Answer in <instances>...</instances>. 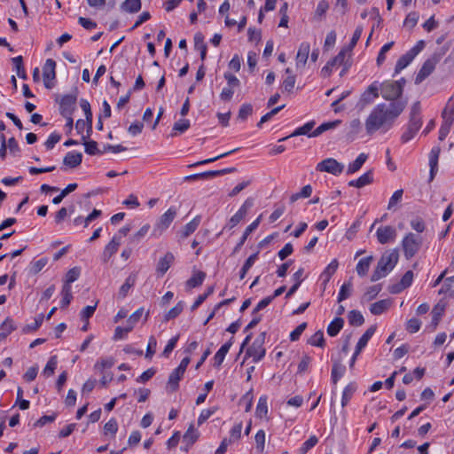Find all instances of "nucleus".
<instances>
[{
  "label": "nucleus",
  "instance_id": "49",
  "mask_svg": "<svg viewBox=\"0 0 454 454\" xmlns=\"http://www.w3.org/2000/svg\"><path fill=\"white\" fill-rule=\"evenodd\" d=\"M199 438V432L194 428L193 425H190L188 430L184 435V441L192 445Z\"/></svg>",
  "mask_w": 454,
  "mask_h": 454
},
{
  "label": "nucleus",
  "instance_id": "61",
  "mask_svg": "<svg viewBox=\"0 0 454 454\" xmlns=\"http://www.w3.org/2000/svg\"><path fill=\"white\" fill-rule=\"evenodd\" d=\"M411 228L419 233H421L426 229V223L420 217H416L411 221Z\"/></svg>",
  "mask_w": 454,
  "mask_h": 454
},
{
  "label": "nucleus",
  "instance_id": "21",
  "mask_svg": "<svg viewBox=\"0 0 454 454\" xmlns=\"http://www.w3.org/2000/svg\"><path fill=\"white\" fill-rule=\"evenodd\" d=\"M338 267V260L333 259L322 272L321 278H323L324 289L325 288L327 283L330 281L332 276L336 272Z\"/></svg>",
  "mask_w": 454,
  "mask_h": 454
},
{
  "label": "nucleus",
  "instance_id": "38",
  "mask_svg": "<svg viewBox=\"0 0 454 454\" xmlns=\"http://www.w3.org/2000/svg\"><path fill=\"white\" fill-rule=\"evenodd\" d=\"M340 123V121H339V120L322 123L316 129H314L312 131L311 136L318 137L329 129H335Z\"/></svg>",
  "mask_w": 454,
  "mask_h": 454
},
{
  "label": "nucleus",
  "instance_id": "50",
  "mask_svg": "<svg viewBox=\"0 0 454 454\" xmlns=\"http://www.w3.org/2000/svg\"><path fill=\"white\" fill-rule=\"evenodd\" d=\"M347 55L348 56V53L346 52V50L341 49L338 55L335 56L333 59H331L329 62L333 67L337 66H342L345 63H347Z\"/></svg>",
  "mask_w": 454,
  "mask_h": 454
},
{
  "label": "nucleus",
  "instance_id": "9",
  "mask_svg": "<svg viewBox=\"0 0 454 454\" xmlns=\"http://www.w3.org/2000/svg\"><path fill=\"white\" fill-rule=\"evenodd\" d=\"M77 94L78 91L75 89L74 93L67 94L62 97L59 102V109L62 116H67L73 114L77 100Z\"/></svg>",
  "mask_w": 454,
  "mask_h": 454
},
{
  "label": "nucleus",
  "instance_id": "62",
  "mask_svg": "<svg viewBox=\"0 0 454 454\" xmlns=\"http://www.w3.org/2000/svg\"><path fill=\"white\" fill-rule=\"evenodd\" d=\"M419 13L416 12H410L405 20H404V26L409 27L411 28L414 27L419 20Z\"/></svg>",
  "mask_w": 454,
  "mask_h": 454
},
{
  "label": "nucleus",
  "instance_id": "52",
  "mask_svg": "<svg viewBox=\"0 0 454 454\" xmlns=\"http://www.w3.org/2000/svg\"><path fill=\"white\" fill-rule=\"evenodd\" d=\"M351 289H352V284L351 282L344 283L340 286V290L338 295V302H341L342 301L346 300L349 295L351 294Z\"/></svg>",
  "mask_w": 454,
  "mask_h": 454
},
{
  "label": "nucleus",
  "instance_id": "44",
  "mask_svg": "<svg viewBox=\"0 0 454 454\" xmlns=\"http://www.w3.org/2000/svg\"><path fill=\"white\" fill-rule=\"evenodd\" d=\"M348 318V323L351 325H355V326H360L364 322V318L363 315L361 314L360 311H357V310L349 311Z\"/></svg>",
  "mask_w": 454,
  "mask_h": 454
},
{
  "label": "nucleus",
  "instance_id": "57",
  "mask_svg": "<svg viewBox=\"0 0 454 454\" xmlns=\"http://www.w3.org/2000/svg\"><path fill=\"white\" fill-rule=\"evenodd\" d=\"M47 263V258H41L35 262H33L31 264L30 271L33 274H37L46 266Z\"/></svg>",
  "mask_w": 454,
  "mask_h": 454
},
{
  "label": "nucleus",
  "instance_id": "10",
  "mask_svg": "<svg viewBox=\"0 0 454 454\" xmlns=\"http://www.w3.org/2000/svg\"><path fill=\"white\" fill-rule=\"evenodd\" d=\"M254 206V199L247 198L238 212L232 215L228 223V227L230 229L234 228L238 225L247 215L248 210Z\"/></svg>",
  "mask_w": 454,
  "mask_h": 454
},
{
  "label": "nucleus",
  "instance_id": "3",
  "mask_svg": "<svg viewBox=\"0 0 454 454\" xmlns=\"http://www.w3.org/2000/svg\"><path fill=\"white\" fill-rule=\"evenodd\" d=\"M420 112H421L420 103L419 101H417L411 106L408 128H407L406 131L402 135V137H401V139L403 143H406V142L410 141L411 138H413L415 134L420 129L421 124H422L421 118H420Z\"/></svg>",
  "mask_w": 454,
  "mask_h": 454
},
{
  "label": "nucleus",
  "instance_id": "29",
  "mask_svg": "<svg viewBox=\"0 0 454 454\" xmlns=\"http://www.w3.org/2000/svg\"><path fill=\"white\" fill-rule=\"evenodd\" d=\"M90 132H87V136H82V139L83 141V145L85 147V153L90 155L102 154L103 152L98 148V143L96 141L90 140L87 141V137H89Z\"/></svg>",
  "mask_w": 454,
  "mask_h": 454
},
{
  "label": "nucleus",
  "instance_id": "56",
  "mask_svg": "<svg viewBox=\"0 0 454 454\" xmlns=\"http://www.w3.org/2000/svg\"><path fill=\"white\" fill-rule=\"evenodd\" d=\"M81 270L78 267H74L70 269L65 277L64 282L71 284L74 282L80 276Z\"/></svg>",
  "mask_w": 454,
  "mask_h": 454
},
{
  "label": "nucleus",
  "instance_id": "39",
  "mask_svg": "<svg viewBox=\"0 0 454 454\" xmlns=\"http://www.w3.org/2000/svg\"><path fill=\"white\" fill-rule=\"evenodd\" d=\"M414 57L411 56L409 52H406L404 55L401 56L395 65V73L398 74L403 69H404L412 60Z\"/></svg>",
  "mask_w": 454,
  "mask_h": 454
},
{
  "label": "nucleus",
  "instance_id": "55",
  "mask_svg": "<svg viewBox=\"0 0 454 454\" xmlns=\"http://www.w3.org/2000/svg\"><path fill=\"white\" fill-rule=\"evenodd\" d=\"M184 309V302L179 301L175 307L168 310V312L165 315V320L168 321L176 317Z\"/></svg>",
  "mask_w": 454,
  "mask_h": 454
},
{
  "label": "nucleus",
  "instance_id": "31",
  "mask_svg": "<svg viewBox=\"0 0 454 454\" xmlns=\"http://www.w3.org/2000/svg\"><path fill=\"white\" fill-rule=\"evenodd\" d=\"M368 156L365 153H360L357 158L351 163L348 164L347 173L348 174H354L356 171H358L364 163L366 161Z\"/></svg>",
  "mask_w": 454,
  "mask_h": 454
},
{
  "label": "nucleus",
  "instance_id": "51",
  "mask_svg": "<svg viewBox=\"0 0 454 454\" xmlns=\"http://www.w3.org/2000/svg\"><path fill=\"white\" fill-rule=\"evenodd\" d=\"M114 364V359L113 357L102 358L98 362L96 363L94 368L100 372L106 368H111Z\"/></svg>",
  "mask_w": 454,
  "mask_h": 454
},
{
  "label": "nucleus",
  "instance_id": "1",
  "mask_svg": "<svg viewBox=\"0 0 454 454\" xmlns=\"http://www.w3.org/2000/svg\"><path fill=\"white\" fill-rule=\"evenodd\" d=\"M406 105L407 101L378 104L365 120L366 133L371 136L378 130L387 131L403 113Z\"/></svg>",
  "mask_w": 454,
  "mask_h": 454
},
{
  "label": "nucleus",
  "instance_id": "26",
  "mask_svg": "<svg viewBox=\"0 0 454 454\" xmlns=\"http://www.w3.org/2000/svg\"><path fill=\"white\" fill-rule=\"evenodd\" d=\"M372 171L369 170L364 175H362L358 179L349 181L348 185L352 187L362 188L367 184H372Z\"/></svg>",
  "mask_w": 454,
  "mask_h": 454
},
{
  "label": "nucleus",
  "instance_id": "63",
  "mask_svg": "<svg viewBox=\"0 0 454 454\" xmlns=\"http://www.w3.org/2000/svg\"><path fill=\"white\" fill-rule=\"evenodd\" d=\"M57 367V358L56 356H51L50 360L48 361L46 366L43 370V374L45 376H51L54 373V371Z\"/></svg>",
  "mask_w": 454,
  "mask_h": 454
},
{
  "label": "nucleus",
  "instance_id": "25",
  "mask_svg": "<svg viewBox=\"0 0 454 454\" xmlns=\"http://www.w3.org/2000/svg\"><path fill=\"white\" fill-rule=\"evenodd\" d=\"M137 281V273H131L125 280L124 284L120 287L118 297L120 299H124L129 289L135 285Z\"/></svg>",
  "mask_w": 454,
  "mask_h": 454
},
{
  "label": "nucleus",
  "instance_id": "5",
  "mask_svg": "<svg viewBox=\"0 0 454 454\" xmlns=\"http://www.w3.org/2000/svg\"><path fill=\"white\" fill-rule=\"evenodd\" d=\"M379 86L382 98L388 102L403 101L399 98L403 93V84L400 82L387 81Z\"/></svg>",
  "mask_w": 454,
  "mask_h": 454
},
{
  "label": "nucleus",
  "instance_id": "12",
  "mask_svg": "<svg viewBox=\"0 0 454 454\" xmlns=\"http://www.w3.org/2000/svg\"><path fill=\"white\" fill-rule=\"evenodd\" d=\"M176 215V210L174 207L168 208L160 218L155 225L154 231H159L161 233L163 231L168 228L170 223L173 222Z\"/></svg>",
  "mask_w": 454,
  "mask_h": 454
},
{
  "label": "nucleus",
  "instance_id": "13",
  "mask_svg": "<svg viewBox=\"0 0 454 454\" xmlns=\"http://www.w3.org/2000/svg\"><path fill=\"white\" fill-rule=\"evenodd\" d=\"M377 239L380 244H387L395 240L396 238V231L393 226H381L377 230Z\"/></svg>",
  "mask_w": 454,
  "mask_h": 454
},
{
  "label": "nucleus",
  "instance_id": "59",
  "mask_svg": "<svg viewBox=\"0 0 454 454\" xmlns=\"http://www.w3.org/2000/svg\"><path fill=\"white\" fill-rule=\"evenodd\" d=\"M394 42H390L386 43L382 46L380 49L379 55L377 57V65L380 66L386 59V53L390 51V49L393 47Z\"/></svg>",
  "mask_w": 454,
  "mask_h": 454
},
{
  "label": "nucleus",
  "instance_id": "54",
  "mask_svg": "<svg viewBox=\"0 0 454 454\" xmlns=\"http://www.w3.org/2000/svg\"><path fill=\"white\" fill-rule=\"evenodd\" d=\"M344 372V367L339 363L336 362L333 364L332 368V380L334 384L337 383L339 379L342 376Z\"/></svg>",
  "mask_w": 454,
  "mask_h": 454
},
{
  "label": "nucleus",
  "instance_id": "8",
  "mask_svg": "<svg viewBox=\"0 0 454 454\" xmlns=\"http://www.w3.org/2000/svg\"><path fill=\"white\" fill-rule=\"evenodd\" d=\"M344 168L343 164L340 163L333 158H327L320 161L317 166V170L320 172H327L334 176L342 173Z\"/></svg>",
  "mask_w": 454,
  "mask_h": 454
},
{
  "label": "nucleus",
  "instance_id": "43",
  "mask_svg": "<svg viewBox=\"0 0 454 454\" xmlns=\"http://www.w3.org/2000/svg\"><path fill=\"white\" fill-rule=\"evenodd\" d=\"M362 32H363V27L358 26L353 34V36L351 38L349 44L348 46H345L342 48L343 50H346V52L348 53V56L350 55V52L352 51V50L354 49L356 44L357 43V42L362 35Z\"/></svg>",
  "mask_w": 454,
  "mask_h": 454
},
{
  "label": "nucleus",
  "instance_id": "47",
  "mask_svg": "<svg viewBox=\"0 0 454 454\" xmlns=\"http://www.w3.org/2000/svg\"><path fill=\"white\" fill-rule=\"evenodd\" d=\"M258 254H259V252H256V253L251 254L247 259V261L245 262V263L240 270V274H239L240 279H243L245 278V276L247 273V271L249 270V269L253 266V264L254 263V262L256 261V259L258 257Z\"/></svg>",
  "mask_w": 454,
  "mask_h": 454
},
{
  "label": "nucleus",
  "instance_id": "42",
  "mask_svg": "<svg viewBox=\"0 0 454 454\" xmlns=\"http://www.w3.org/2000/svg\"><path fill=\"white\" fill-rule=\"evenodd\" d=\"M200 216L194 217L190 223H188L183 231V237L187 238L189 235L193 233L200 223Z\"/></svg>",
  "mask_w": 454,
  "mask_h": 454
},
{
  "label": "nucleus",
  "instance_id": "41",
  "mask_svg": "<svg viewBox=\"0 0 454 454\" xmlns=\"http://www.w3.org/2000/svg\"><path fill=\"white\" fill-rule=\"evenodd\" d=\"M356 390V386L355 383H349L343 390L342 397H341V406L345 407L349 400L351 399L353 394Z\"/></svg>",
  "mask_w": 454,
  "mask_h": 454
},
{
  "label": "nucleus",
  "instance_id": "60",
  "mask_svg": "<svg viewBox=\"0 0 454 454\" xmlns=\"http://www.w3.org/2000/svg\"><path fill=\"white\" fill-rule=\"evenodd\" d=\"M253 113V106L250 104H244L240 107L238 114V118L245 121Z\"/></svg>",
  "mask_w": 454,
  "mask_h": 454
},
{
  "label": "nucleus",
  "instance_id": "28",
  "mask_svg": "<svg viewBox=\"0 0 454 454\" xmlns=\"http://www.w3.org/2000/svg\"><path fill=\"white\" fill-rule=\"evenodd\" d=\"M391 305V300L386 299L376 301L371 305L370 311L373 315H380L387 311Z\"/></svg>",
  "mask_w": 454,
  "mask_h": 454
},
{
  "label": "nucleus",
  "instance_id": "17",
  "mask_svg": "<svg viewBox=\"0 0 454 454\" xmlns=\"http://www.w3.org/2000/svg\"><path fill=\"white\" fill-rule=\"evenodd\" d=\"M310 51V46L309 43H301L299 46V50L296 55V67L303 68L307 63L309 54Z\"/></svg>",
  "mask_w": 454,
  "mask_h": 454
},
{
  "label": "nucleus",
  "instance_id": "35",
  "mask_svg": "<svg viewBox=\"0 0 454 454\" xmlns=\"http://www.w3.org/2000/svg\"><path fill=\"white\" fill-rule=\"evenodd\" d=\"M121 8L122 11L129 13H135L141 9V0H125Z\"/></svg>",
  "mask_w": 454,
  "mask_h": 454
},
{
  "label": "nucleus",
  "instance_id": "45",
  "mask_svg": "<svg viewBox=\"0 0 454 454\" xmlns=\"http://www.w3.org/2000/svg\"><path fill=\"white\" fill-rule=\"evenodd\" d=\"M439 294L454 296V276L446 278L441 289L439 290Z\"/></svg>",
  "mask_w": 454,
  "mask_h": 454
},
{
  "label": "nucleus",
  "instance_id": "20",
  "mask_svg": "<svg viewBox=\"0 0 454 454\" xmlns=\"http://www.w3.org/2000/svg\"><path fill=\"white\" fill-rule=\"evenodd\" d=\"M262 219V215H260L256 220H254L251 224H249L247 229L245 230L239 242L237 244V246L233 249V254L237 253L241 247L246 242L247 237L250 235L251 232H253L259 225Z\"/></svg>",
  "mask_w": 454,
  "mask_h": 454
},
{
  "label": "nucleus",
  "instance_id": "46",
  "mask_svg": "<svg viewBox=\"0 0 454 454\" xmlns=\"http://www.w3.org/2000/svg\"><path fill=\"white\" fill-rule=\"evenodd\" d=\"M267 413H268L267 397L262 396V397H260V399L258 401L255 414L257 417L262 419V418H265Z\"/></svg>",
  "mask_w": 454,
  "mask_h": 454
},
{
  "label": "nucleus",
  "instance_id": "33",
  "mask_svg": "<svg viewBox=\"0 0 454 454\" xmlns=\"http://www.w3.org/2000/svg\"><path fill=\"white\" fill-rule=\"evenodd\" d=\"M372 260H373V257L372 255H370V256L361 259L358 262L356 270L359 276L364 277L367 274Z\"/></svg>",
  "mask_w": 454,
  "mask_h": 454
},
{
  "label": "nucleus",
  "instance_id": "16",
  "mask_svg": "<svg viewBox=\"0 0 454 454\" xmlns=\"http://www.w3.org/2000/svg\"><path fill=\"white\" fill-rule=\"evenodd\" d=\"M120 245L121 238L114 236L104 249L102 254V260L104 262H107L110 260V258L117 252Z\"/></svg>",
  "mask_w": 454,
  "mask_h": 454
},
{
  "label": "nucleus",
  "instance_id": "14",
  "mask_svg": "<svg viewBox=\"0 0 454 454\" xmlns=\"http://www.w3.org/2000/svg\"><path fill=\"white\" fill-rule=\"evenodd\" d=\"M379 90H380V86L378 85V83L376 82L372 83L367 88V90L361 95L360 102H359L361 104V106H364L373 102L374 99L378 98H379Z\"/></svg>",
  "mask_w": 454,
  "mask_h": 454
},
{
  "label": "nucleus",
  "instance_id": "64",
  "mask_svg": "<svg viewBox=\"0 0 454 454\" xmlns=\"http://www.w3.org/2000/svg\"><path fill=\"white\" fill-rule=\"evenodd\" d=\"M118 430V424L114 419H111L108 422H106L104 426V433L105 434H115Z\"/></svg>",
  "mask_w": 454,
  "mask_h": 454
},
{
  "label": "nucleus",
  "instance_id": "19",
  "mask_svg": "<svg viewBox=\"0 0 454 454\" xmlns=\"http://www.w3.org/2000/svg\"><path fill=\"white\" fill-rule=\"evenodd\" d=\"M184 372L176 368L169 375L167 383V390L169 392H175L179 387V381L183 378Z\"/></svg>",
  "mask_w": 454,
  "mask_h": 454
},
{
  "label": "nucleus",
  "instance_id": "30",
  "mask_svg": "<svg viewBox=\"0 0 454 454\" xmlns=\"http://www.w3.org/2000/svg\"><path fill=\"white\" fill-rule=\"evenodd\" d=\"M376 331V325H372L369 327L365 333L362 335V337L359 339L356 348L357 349V352H361L364 348L367 345L369 340L372 338V336L374 334Z\"/></svg>",
  "mask_w": 454,
  "mask_h": 454
},
{
  "label": "nucleus",
  "instance_id": "24",
  "mask_svg": "<svg viewBox=\"0 0 454 454\" xmlns=\"http://www.w3.org/2000/svg\"><path fill=\"white\" fill-rule=\"evenodd\" d=\"M82 154L81 153L69 152L63 159L64 165L69 168H76L82 163Z\"/></svg>",
  "mask_w": 454,
  "mask_h": 454
},
{
  "label": "nucleus",
  "instance_id": "40",
  "mask_svg": "<svg viewBox=\"0 0 454 454\" xmlns=\"http://www.w3.org/2000/svg\"><path fill=\"white\" fill-rule=\"evenodd\" d=\"M190 128V121L185 119H181L174 123L173 132L171 133V137L176 136L178 133H184Z\"/></svg>",
  "mask_w": 454,
  "mask_h": 454
},
{
  "label": "nucleus",
  "instance_id": "22",
  "mask_svg": "<svg viewBox=\"0 0 454 454\" xmlns=\"http://www.w3.org/2000/svg\"><path fill=\"white\" fill-rule=\"evenodd\" d=\"M55 67H56V62L49 59L46 60L44 66H43V79L44 81L47 80H53L55 78ZM46 88H51V86L45 82Z\"/></svg>",
  "mask_w": 454,
  "mask_h": 454
},
{
  "label": "nucleus",
  "instance_id": "7",
  "mask_svg": "<svg viewBox=\"0 0 454 454\" xmlns=\"http://www.w3.org/2000/svg\"><path fill=\"white\" fill-rule=\"evenodd\" d=\"M265 336V333H261L247 350V355L253 357V360L255 363L260 361L265 356V348H263Z\"/></svg>",
  "mask_w": 454,
  "mask_h": 454
},
{
  "label": "nucleus",
  "instance_id": "6",
  "mask_svg": "<svg viewBox=\"0 0 454 454\" xmlns=\"http://www.w3.org/2000/svg\"><path fill=\"white\" fill-rule=\"evenodd\" d=\"M443 53H434L429 59H427L422 67L419 71L418 74L415 78V83L419 84L422 81H424L427 76H429L432 72L434 70L435 66L441 60Z\"/></svg>",
  "mask_w": 454,
  "mask_h": 454
},
{
  "label": "nucleus",
  "instance_id": "23",
  "mask_svg": "<svg viewBox=\"0 0 454 454\" xmlns=\"http://www.w3.org/2000/svg\"><path fill=\"white\" fill-rule=\"evenodd\" d=\"M440 148L433 147L429 153V166H430V180H433L437 171L438 159L440 154Z\"/></svg>",
  "mask_w": 454,
  "mask_h": 454
},
{
  "label": "nucleus",
  "instance_id": "4",
  "mask_svg": "<svg viewBox=\"0 0 454 454\" xmlns=\"http://www.w3.org/2000/svg\"><path fill=\"white\" fill-rule=\"evenodd\" d=\"M423 239L420 235L409 232L402 241L403 254L406 259L412 258L421 248Z\"/></svg>",
  "mask_w": 454,
  "mask_h": 454
},
{
  "label": "nucleus",
  "instance_id": "37",
  "mask_svg": "<svg viewBox=\"0 0 454 454\" xmlns=\"http://www.w3.org/2000/svg\"><path fill=\"white\" fill-rule=\"evenodd\" d=\"M80 106L82 111L85 114V117L88 122L87 132H91L92 130V112L90 109V105L86 99H81Z\"/></svg>",
  "mask_w": 454,
  "mask_h": 454
},
{
  "label": "nucleus",
  "instance_id": "2",
  "mask_svg": "<svg viewBox=\"0 0 454 454\" xmlns=\"http://www.w3.org/2000/svg\"><path fill=\"white\" fill-rule=\"evenodd\" d=\"M398 258L399 254L396 249L386 251L379 260L377 267L371 277V281L375 282L385 277L394 269L398 262Z\"/></svg>",
  "mask_w": 454,
  "mask_h": 454
},
{
  "label": "nucleus",
  "instance_id": "53",
  "mask_svg": "<svg viewBox=\"0 0 454 454\" xmlns=\"http://www.w3.org/2000/svg\"><path fill=\"white\" fill-rule=\"evenodd\" d=\"M143 312H144L143 308H140V309H137L134 313H132L129 316V317L128 318L126 327H130V332L134 328L135 325L139 321L140 317L143 315Z\"/></svg>",
  "mask_w": 454,
  "mask_h": 454
},
{
  "label": "nucleus",
  "instance_id": "18",
  "mask_svg": "<svg viewBox=\"0 0 454 454\" xmlns=\"http://www.w3.org/2000/svg\"><path fill=\"white\" fill-rule=\"evenodd\" d=\"M316 122L315 121H310L306 122L301 127L297 128L293 133H291L288 137H283L279 139V141H284L289 137H298V136H308L309 137H315L314 136H311L312 129L315 126Z\"/></svg>",
  "mask_w": 454,
  "mask_h": 454
},
{
  "label": "nucleus",
  "instance_id": "32",
  "mask_svg": "<svg viewBox=\"0 0 454 454\" xmlns=\"http://www.w3.org/2000/svg\"><path fill=\"white\" fill-rule=\"evenodd\" d=\"M206 278V273L203 271H196L193 273L192 277L190 278L186 281V286L188 288L198 287L202 285L204 279Z\"/></svg>",
  "mask_w": 454,
  "mask_h": 454
},
{
  "label": "nucleus",
  "instance_id": "48",
  "mask_svg": "<svg viewBox=\"0 0 454 454\" xmlns=\"http://www.w3.org/2000/svg\"><path fill=\"white\" fill-rule=\"evenodd\" d=\"M308 343L311 346L315 347H324L325 346V338L322 331L316 332L308 340Z\"/></svg>",
  "mask_w": 454,
  "mask_h": 454
},
{
  "label": "nucleus",
  "instance_id": "27",
  "mask_svg": "<svg viewBox=\"0 0 454 454\" xmlns=\"http://www.w3.org/2000/svg\"><path fill=\"white\" fill-rule=\"evenodd\" d=\"M231 345H232V338L228 342L223 344L220 348V349L216 352V354L215 355V357H214V360H215L214 365L215 367L221 366V364H223L224 357H225L226 354L229 352Z\"/></svg>",
  "mask_w": 454,
  "mask_h": 454
},
{
  "label": "nucleus",
  "instance_id": "34",
  "mask_svg": "<svg viewBox=\"0 0 454 454\" xmlns=\"http://www.w3.org/2000/svg\"><path fill=\"white\" fill-rule=\"evenodd\" d=\"M344 325V320L341 317L334 318L327 327V333L333 337L336 336Z\"/></svg>",
  "mask_w": 454,
  "mask_h": 454
},
{
  "label": "nucleus",
  "instance_id": "15",
  "mask_svg": "<svg viewBox=\"0 0 454 454\" xmlns=\"http://www.w3.org/2000/svg\"><path fill=\"white\" fill-rule=\"evenodd\" d=\"M175 261V256L171 252H168L160 258L157 263L156 272L158 276L162 277L170 268Z\"/></svg>",
  "mask_w": 454,
  "mask_h": 454
},
{
  "label": "nucleus",
  "instance_id": "58",
  "mask_svg": "<svg viewBox=\"0 0 454 454\" xmlns=\"http://www.w3.org/2000/svg\"><path fill=\"white\" fill-rule=\"evenodd\" d=\"M255 443H256V450L262 453L264 450V444H265V433L263 430H259L254 437Z\"/></svg>",
  "mask_w": 454,
  "mask_h": 454
},
{
  "label": "nucleus",
  "instance_id": "11",
  "mask_svg": "<svg viewBox=\"0 0 454 454\" xmlns=\"http://www.w3.org/2000/svg\"><path fill=\"white\" fill-rule=\"evenodd\" d=\"M412 280L413 272L411 270H408L403 276L399 283L388 286V292L393 294H399L405 288L409 287L411 285Z\"/></svg>",
  "mask_w": 454,
  "mask_h": 454
},
{
  "label": "nucleus",
  "instance_id": "36",
  "mask_svg": "<svg viewBox=\"0 0 454 454\" xmlns=\"http://www.w3.org/2000/svg\"><path fill=\"white\" fill-rule=\"evenodd\" d=\"M445 310V303L438 302L432 310V325L436 327Z\"/></svg>",
  "mask_w": 454,
  "mask_h": 454
}]
</instances>
